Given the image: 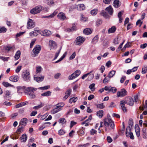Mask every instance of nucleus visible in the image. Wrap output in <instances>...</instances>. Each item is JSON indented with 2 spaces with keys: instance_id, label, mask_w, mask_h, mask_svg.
<instances>
[{
  "instance_id": "f257e3e1",
  "label": "nucleus",
  "mask_w": 147,
  "mask_h": 147,
  "mask_svg": "<svg viewBox=\"0 0 147 147\" xmlns=\"http://www.w3.org/2000/svg\"><path fill=\"white\" fill-rule=\"evenodd\" d=\"M18 91L21 89H24V92L29 95L30 98H35L36 96L34 93V92L37 89L32 87H26L25 86L22 87L18 86L17 87Z\"/></svg>"
},
{
  "instance_id": "f03ea898",
  "label": "nucleus",
  "mask_w": 147,
  "mask_h": 147,
  "mask_svg": "<svg viewBox=\"0 0 147 147\" xmlns=\"http://www.w3.org/2000/svg\"><path fill=\"white\" fill-rule=\"evenodd\" d=\"M104 125L107 127H108L109 125L112 129H113L115 127L113 121L110 118H107L104 119Z\"/></svg>"
},
{
  "instance_id": "7ed1b4c3",
  "label": "nucleus",
  "mask_w": 147,
  "mask_h": 147,
  "mask_svg": "<svg viewBox=\"0 0 147 147\" xmlns=\"http://www.w3.org/2000/svg\"><path fill=\"white\" fill-rule=\"evenodd\" d=\"M41 49V46L39 45L35 46L32 52V55L33 57H35L37 56Z\"/></svg>"
},
{
  "instance_id": "20e7f679",
  "label": "nucleus",
  "mask_w": 147,
  "mask_h": 147,
  "mask_svg": "<svg viewBox=\"0 0 147 147\" xmlns=\"http://www.w3.org/2000/svg\"><path fill=\"white\" fill-rule=\"evenodd\" d=\"M22 77L25 81L29 82L30 80V73L28 70H26L23 72Z\"/></svg>"
},
{
  "instance_id": "39448f33",
  "label": "nucleus",
  "mask_w": 147,
  "mask_h": 147,
  "mask_svg": "<svg viewBox=\"0 0 147 147\" xmlns=\"http://www.w3.org/2000/svg\"><path fill=\"white\" fill-rule=\"evenodd\" d=\"M42 9V7L41 6H38L31 9L30 12L32 14H35L39 13Z\"/></svg>"
},
{
  "instance_id": "423d86ee",
  "label": "nucleus",
  "mask_w": 147,
  "mask_h": 147,
  "mask_svg": "<svg viewBox=\"0 0 147 147\" xmlns=\"http://www.w3.org/2000/svg\"><path fill=\"white\" fill-rule=\"evenodd\" d=\"M27 28L30 29L35 26V22L32 19H29L27 22Z\"/></svg>"
},
{
  "instance_id": "0eeeda50",
  "label": "nucleus",
  "mask_w": 147,
  "mask_h": 147,
  "mask_svg": "<svg viewBox=\"0 0 147 147\" xmlns=\"http://www.w3.org/2000/svg\"><path fill=\"white\" fill-rule=\"evenodd\" d=\"M127 94L126 90L124 88L122 89L120 91L117 92V96L118 97H123Z\"/></svg>"
},
{
  "instance_id": "6e6552de",
  "label": "nucleus",
  "mask_w": 147,
  "mask_h": 147,
  "mask_svg": "<svg viewBox=\"0 0 147 147\" xmlns=\"http://www.w3.org/2000/svg\"><path fill=\"white\" fill-rule=\"evenodd\" d=\"M85 41V39L84 38L81 36L78 37L75 40V43L76 45H80L81 44L83 43Z\"/></svg>"
},
{
  "instance_id": "1a4fd4ad",
  "label": "nucleus",
  "mask_w": 147,
  "mask_h": 147,
  "mask_svg": "<svg viewBox=\"0 0 147 147\" xmlns=\"http://www.w3.org/2000/svg\"><path fill=\"white\" fill-rule=\"evenodd\" d=\"M126 104L131 106H132L134 104V101L133 99L129 97L126 98H125V100H124Z\"/></svg>"
},
{
  "instance_id": "9d476101",
  "label": "nucleus",
  "mask_w": 147,
  "mask_h": 147,
  "mask_svg": "<svg viewBox=\"0 0 147 147\" xmlns=\"http://www.w3.org/2000/svg\"><path fill=\"white\" fill-rule=\"evenodd\" d=\"M49 47L50 50L55 49L57 47L56 42L53 40H50L49 41Z\"/></svg>"
},
{
  "instance_id": "9b49d317",
  "label": "nucleus",
  "mask_w": 147,
  "mask_h": 147,
  "mask_svg": "<svg viewBox=\"0 0 147 147\" xmlns=\"http://www.w3.org/2000/svg\"><path fill=\"white\" fill-rule=\"evenodd\" d=\"M40 30H37L36 28H35L34 29L33 31L29 33V35L31 36H36L40 32Z\"/></svg>"
},
{
  "instance_id": "f8f14e48",
  "label": "nucleus",
  "mask_w": 147,
  "mask_h": 147,
  "mask_svg": "<svg viewBox=\"0 0 147 147\" xmlns=\"http://www.w3.org/2000/svg\"><path fill=\"white\" fill-rule=\"evenodd\" d=\"M41 34L44 36H48L50 35L51 34V32L49 30H45L40 32Z\"/></svg>"
},
{
  "instance_id": "ddd939ff",
  "label": "nucleus",
  "mask_w": 147,
  "mask_h": 147,
  "mask_svg": "<svg viewBox=\"0 0 147 147\" xmlns=\"http://www.w3.org/2000/svg\"><path fill=\"white\" fill-rule=\"evenodd\" d=\"M59 19L61 20H63L66 18V16L64 13L61 12L59 13L57 15Z\"/></svg>"
},
{
  "instance_id": "4468645a",
  "label": "nucleus",
  "mask_w": 147,
  "mask_h": 147,
  "mask_svg": "<svg viewBox=\"0 0 147 147\" xmlns=\"http://www.w3.org/2000/svg\"><path fill=\"white\" fill-rule=\"evenodd\" d=\"M121 4V2L119 0H115L113 3V6L116 8L119 7Z\"/></svg>"
},
{
  "instance_id": "2eb2a0df",
  "label": "nucleus",
  "mask_w": 147,
  "mask_h": 147,
  "mask_svg": "<svg viewBox=\"0 0 147 147\" xmlns=\"http://www.w3.org/2000/svg\"><path fill=\"white\" fill-rule=\"evenodd\" d=\"M135 131L136 135L139 137L140 135V127L138 125H136L135 126Z\"/></svg>"
},
{
  "instance_id": "dca6fc26",
  "label": "nucleus",
  "mask_w": 147,
  "mask_h": 147,
  "mask_svg": "<svg viewBox=\"0 0 147 147\" xmlns=\"http://www.w3.org/2000/svg\"><path fill=\"white\" fill-rule=\"evenodd\" d=\"M18 79L19 77L17 76H13L9 78V80L10 81L15 82H17Z\"/></svg>"
},
{
  "instance_id": "f3484780",
  "label": "nucleus",
  "mask_w": 147,
  "mask_h": 147,
  "mask_svg": "<svg viewBox=\"0 0 147 147\" xmlns=\"http://www.w3.org/2000/svg\"><path fill=\"white\" fill-rule=\"evenodd\" d=\"M44 78V76L41 77H36L35 76H34V79L37 82H39L42 81Z\"/></svg>"
},
{
  "instance_id": "a211bd4d",
  "label": "nucleus",
  "mask_w": 147,
  "mask_h": 147,
  "mask_svg": "<svg viewBox=\"0 0 147 147\" xmlns=\"http://www.w3.org/2000/svg\"><path fill=\"white\" fill-rule=\"evenodd\" d=\"M77 9L79 11H82L85 9V7L83 4H78L77 5Z\"/></svg>"
},
{
  "instance_id": "6ab92c4d",
  "label": "nucleus",
  "mask_w": 147,
  "mask_h": 147,
  "mask_svg": "<svg viewBox=\"0 0 147 147\" xmlns=\"http://www.w3.org/2000/svg\"><path fill=\"white\" fill-rule=\"evenodd\" d=\"M105 10L107 11L110 15H112L113 13V9L111 5L105 9Z\"/></svg>"
},
{
  "instance_id": "aec40b11",
  "label": "nucleus",
  "mask_w": 147,
  "mask_h": 147,
  "mask_svg": "<svg viewBox=\"0 0 147 147\" xmlns=\"http://www.w3.org/2000/svg\"><path fill=\"white\" fill-rule=\"evenodd\" d=\"M27 121V119L26 118H24L21 120L20 123L22 125L25 126L26 125Z\"/></svg>"
},
{
  "instance_id": "412c9836",
  "label": "nucleus",
  "mask_w": 147,
  "mask_h": 147,
  "mask_svg": "<svg viewBox=\"0 0 147 147\" xmlns=\"http://www.w3.org/2000/svg\"><path fill=\"white\" fill-rule=\"evenodd\" d=\"M27 139V137L26 135L25 134H23L20 137V139L21 142H25Z\"/></svg>"
},
{
  "instance_id": "4be33fe9",
  "label": "nucleus",
  "mask_w": 147,
  "mask_h": 147,
  "mask_svg": "<svg viewBox=\"0 0 147 147\" xmlns=\"http://www.w3.org/2000/svg\"><path fill=\"white\" fill-rule=\"evenodd\" d=\"M103 110H99L97 112L96 115L99 118H101L103 116Z\"/></svg>"
},
{
  "instance_id": "5701e85b",
  "label": "nucleus",
  "mask_w": 147,
  "mask_h": 147,
  "mask_svg": "<svg viewBox=\"0 0 147 147\" xmlns=\"http://www.w3.org/2000/svg\"><path fill=\"white\" fill-rule=\"evenodd\" d=\"M116 29V28L115 26H112L111 28L108 30V32L109 34L113 33L115 32Z\"/></svg>"
},
{
  "instance_id": "b1692460",
  "label": "nucleus",
  "mask_w": 147,
  "mask_h": 147,
  "mask_svg": "<svg viewBox=\"0 0 147 147\" xmlns=\"http://www.w3.org/2000/svg\"><path fill=\"white\" fill-rule=\"evenodd\" d=\"M92 32V31L90 28H86L84 29L83 31V33L84 34H86L88 35L90 34Z\"/></svg>"
},
{
  "instance_id": "393cba45",
  "label": "nucleus",
  "mask_w": 147,
  "mask_h": 147,
  "mask_svg": "<svg viewBox=\"0 0 147 147\" xmlns=\"http://www.w3.org/2000/svg\"><path fill=\"white\" fill-rule=\"evenodd\" d=\"M77 30V28L75 24H73L72 27L70 28H67V30L69 32H73Z\"/></svg>"
},
{
  "instance_id": "a878e982",
  "label": "nucleus",
  "mask_w": 147,
  "mask_h": 147,
  "mask_svg": "<svg viewBox=\"0 0 147 147\" xmlns=\"http://www.w3.org/2000/svg\"><path fill=\"white\" fill-rule=\"evenodd\" d=\"M61 110V108H59L56 106V107L52 110L51 113L53 114H54L58 112Z\"/></svg>"
},
{
  "instance_id": "bb28decb",
  "label": "nucleus",
  "mask_w": 147,
  "mask_h": 147,
  "mask_svg": "<svg viewBox=\"0 0 147 147\" xmlns=\"http://www.w3.org/2000/svg\"><path fill=\"white\" fill-rule=\"evenodd\" d=\"M20 51H17L14 56V58L16 60H17L19 59L20 55Z\"/></svg>"
},
{
  "instance_id": "cd10ccee",
  "label": "nucleus",
  "mask_w": 147,
  "mask_h": 147,
  "mask_svg": "<svg viewBox=\"0 0 147 147\" xmlns=\"http://www.w3.org/2000/svg\"><path fill=\"white\" fill-rule=\"evenodd\" d=\"M2 84L4 86L6 87H7L9 86L14 87L13 86V85L7 82H3Z\"/></svg>"
},
{
  "instance_id": "c85d7f7f",
  "label": "nucleus",
  "mask_w": 147,
  "mask_h": 147,
  "mask_svg": "<svg viewBox=\"0 0 147 147\" xmlns=\"http://www.w3.org/2000/svg\"><path fill=\"white\" fill-rule=\"evenodd\" d=\"M81 21L82 22H85L88 20V18L83 15H82L80 18Z\"/></svg>"
},
{
  "instance_id": "c756f323",
  "label": "nucleus",
  "mask_w": 147,
  "mask_h": 147,
  "mask_svg": "<svg viewBox=\"0 0 147 147\" xmlns=\"http://www.w3.org/2000/svg\"><path fill=\"white\" fill-rule=\"evenodd\" d=\"M51 92L50 91H47V92L41 94V95L43 96H49L51 95Z\"/></svg>"
},
{
  "instance_id": "7c9ffc66",
  "label": "nucleus",
  "mask_w": 147,
  "mask_h": 147,
  "mask_svg": "<svg viewBox=\"0 0 147 147\" xmlns=\"http://www.w3.org/2000/svg\"><path fill=\"white\" fill-rule=\"evenodd\" d=\"M115 71L114 70H112L110 71L108 74V76L109 78H111L115 75Z\"/></svg>"
},
{
  "instance_id": "2f4dec72",
  "label": "nucleus",
  "mask_w": 147,
  "mask_h": 147,
  "mask_svg": "<svg viewBox=\"0 0 147 147\" xmlns=\"http://www.w3.org/2000/svg\"><path fill=\"white\" fill-rule=\"evenodd\" d=\"M147 72V67L146 65H145L142 68V73L143 74H144Z\"/></svg>"
},
{
  "instance_id": "473e14b6",
  "label": "nucleus",
  "mask_w": 147,
  "mask_h": 147,
  "mask_svg": "<svg viewBox=\"0 0 147 147\" xmlns=\"http://www.w3.org/2000/svg\"><path fill=\"white\" fill-rule=\"evenodd\" d=\"M129 128L130 131L131 128L132 127L133 125V121L132 119H130L129 121Z\"/></svg>"
},
{
  "instance_id": "72a5a7b5",
  "label": "nucleus",
  "mask_w": 147,
  "mask_h": 147,
  "mask_svg": "<svg viewBox=\"0 0 147 147\" xmlns=\"http://www.w3.org/2000/svg\"><path fill=\"white\" fill-rule=\"evenodd\" d=\"M77 100V97H74L71 98L69 100V102L70 103L72 102H75Z\"/></svg>"
},
{
  "instance_id": "f704fd0d",
  "label": "nucleus",
  "mask_w": 147,
  "mask_h": 147,
  "mask_svg": "<svg viewBox=\"0 0 147 147\" xmlns=\"http://www.w3.org/2000/svg\"><path fill=\"white\" fill-rule=\"evenodd\" d=\"M117 90V89L116 88L114 87H111L110 86L109 92H112L113 93H115L116 92Z\"/></svg>"
},
{
  "instance_id": "c9c22d12",
  "label": "nucleus",
  "mask_w": 147,
  "mask_h": 147,
  "mask_svg": "<svg viewBox=\"0 0 147 147\" xmlns=\"http://www.w3.org/2000/svg\"><path fill=\"white\" fill-rule=\"evenodd\" d=\"M110 78H109L108 76L106 77L103 80V83L104 84H105L107 83H108L109 81Z\"/></svg>"
},
{
  "instance_id": "e433bc0d",
  "label": "nucleus",
  "mask_w": 147,
  "mask_h": 147,
  "mask_svg": "<svg viewBox=\"0 0 147 147\" xmlns=\"http://www.w3.org/2000/svg\"><path fill=\"white\" fill-rule=\"evenodd\" d=\"M98 12V10L97 9H93L90 11L91 14L93 16H95Z\"/></svg>"
},
{
  "instance_id": "4c0bfd02",
  "label": "nucleus",
  "mask_w": 147,
  "mask_h": 147,
  "mask_svg": "<svg viewBox=\"0 0 147 147\" xmlns=\"http://www.w3.org/2000/svg\"><path fill=\"white\" fill-rule=\"evenodd\" d=\"M96 107L97 108L102 109L105 107V106L103 105V103H101L97 105Z\"/></svg>"
},
{
  "instance_id": "58836bf2",
  "label": "nucleus",
  "mask_w": 147,
  "mask_h": 147,
  "mask_svg": "<svg viewBox=\"0 0 147 147\" xmlns=\"http://www.w3.org/2000/svg\"><path fill=\"white\" fill-rule=\"evenodd\" d=\"M4 48L5 50L7 51H9L12 50H14V48L12 47L6 46Z\"/></svg>"
},
{
  "instance_id": "ea45409f",
  "label": "nucleus",
  "mask_w": 147,
  "mask_h": 147,
  "mask_svg": "<svg viewBox=\"0 0 147 147\" xmlns=\"http://www.w3.org/2000/svg\"><path fill=\"white\" fill-rule=\"evenodd\" d=\"M42 68L41 66H37L36 67V73H40L42 70Z\"/></svg>"
},
{
  "instance_id": "a19ab883",
  "label": "nucleus",
  "mask_w": 147,
  "mask_h": 147,
  "mask_svg": "<svg viewBox=\"0 0 147 147\" xmlns=\"http://www.w3.org/2000/svg\"><path fill=\"white\" fill-rule=\"evenodd\" d=\"M64 103L63 102L59 103L56 105V106L58 108H61L62 109V107L64 105Z\"/></svg>"
},
{
  "instance_id": "79ce46f5",
  "label": "nucleus",
  "mask_w": 147,
  "mask_h": 147,
  "mask_svg": "<svg viewBox=\"0 0 147 147\" xmlns=\"http://www.w3.org/2000/svg\"><path fill=\"white\" fill-rule=\"evenodd\" d=\"M98 38V36L96 35L92 39V42H93L94 43H96L97 42Z\"/></svg>"
},
{
  "instance_id": "37998d69",
  "label": "nucleus",
  "mask_w": 147,
  "mask_h": 147,
  "mask_svg": "<svg viewBox=\"0 0 147 147\" xmlns=\"http://www.w3.org/2000/svg\"><path fill=\"white\" fill-rule=\"evenodd\" d=\"M95 84L94 83H92L90 84L89 86V88L92 91H94L95 90L94 86Z\"/></svg>"
},
{
  "instance_id": "c03bdc74",
  "label": "nucleus",
  "mask_w": 147,
  "mask_h": 147,
  "mask_svg": "<svg viewBox=\"0 0 147 147\" xmlns=\"http://www.w3.org/2000/svg\"><path fill=\"white\" fill-rule=\"evenodd\" d=\"M85 129L84 128H82L79 131L78 133L79 134H81L84 135V134Z\"/></svg>"
},
{
  "instance_id": "a18cd8bd",
  "label": "nucleus",
  "mask_w": 147,
  "mask_h": 147,
  "mask_svg": "<svg viewBox=\"0 0 147 147\" xmlns=\"http://www.w3.org/2000/svg\"><path fill=\"white\" fill-rule=\"evenodd\" d=\"M0 59L4 61H7L9 59V57L0 56Z\"/></svg>"
},
{
  "instance_id": "49530a36",
  "label": "nucleus",
  "mask_w": 147,
  "mask_h": 147,
  "mask_svg": "<svg viewBox=\"0 0 147 147\" xmlns=\"http://www.w3.org/2000/svg\"><path fill=\"white\" fill-rule=\"evenodd\" d=\"M7 29L4 27H0V33L5 32H6Z\"/></svg>"
},
{
  "instance_id": "de8ad7c7",
  "label": "nucleus",
  "mask_w": 147,
  "mask_h": 147,
  "mask_svg": "<svg viewBox=\"0 0 147 147\" xmlns=\"http://www.w3.org/2000/svg\"><path fill=\"white\" fill-rule=\"evenodd\" d=\"M59 122L60 123H62V124H64L66 122V121L65 119L64 118H60L59 121Z\"/></svg>"
},
{
  "instance_id": "09e8293b",
  "label": "nucleus",
  "mask_w": 147,
  "mask_h": 147,
  "mask_svg": "<svg viewBox=\"0 0 147 147\" xmlns=\"http://www.w3.org/2000/svg\"><path fill=\"white\" fill-rule=\"evenodd\" d=\"M119 40L118 39V38H115L113 40V43L115 45H118L119 42Z\"/></svg>"
},
{
  "instance_id": "8fccbe9b",
  "label": "nucleus",
  "mask_w": 147,
  "mask_h": 147,
  "mask_svg": "<svg viewBox=\"0 0 147 147\" xmlns=\"http://www.w3.org/2000/svg\"><path fill=\"white\" fill-rule=\"evenodd\" d=\"M65 133V131L62 129H61L58 131V134L60 136L63 135Z\"/></svg>"
},
{
  "instance_id": "3c124183",
  "label": "nucleus",
  "mask_w": 147,
  "mask_h": 147,
  "mask_svg": "<svg viewBox=\"0 0 147 147\" xmlns=\"http://www.w3.org/2000/svg\"><path fill=\"white\" fill-rule=\"evenodd\" d=\"M61 49L60 48L59 50L58 51V52L56 53L55 54V56L54 58L53 59V60H55L57 58V57H58L59 53H60Z\"/></svg>"
},
{
  "instance_id": "603ef678",
  "label": "nucleus",
  "mask_w": 147,
  "mask_h": 147,
  "mask_svg": "<svg viewBox=\"0 0 147 147\" xmlns=\"http://www.w3.org/2000/svg\"><path fill=\"white\" fill-rule=\"evenodd\" d=\"M22 67V66H18L17 68L15 70L16 72L17 73H18L21 70Z\"/></svg>"
},
{
  "instance_id": "864d4df0",
  "label": "nucleus",
  "mask_w": 147,
  "mask_h": 147,
  "mask_svg": "<svg viewBox=\"0 0 147 147\" xmlns=\"http://www.w3.org/2000/svg\"><path fill=\"white\" fill-rule=\"evenodd\" d=\"M54 3V2L53 0H48L47 1V4L49 5H52Z\"/></svg>"
},
{
  "instance_id": "5fc2aeb1",
  "label": "nucleus",
  "mask_w": 147,
  "mask_h": 147,
  "mask_svg": "<svg viewBox=\"0 0 147 147\" xmlns=\"http://www.w3.org/2000/svg\"><path fill=\"white\" fill-rule=\"evenodd\" d=\"M76 55V53L75 52H74L71 55L69 58V59L71 60L75 58Z\"/></svg>"
},
{
  "instance_id": "6e6d98bb",
  "label": "nucleus",
  "mask_w": 147,
  "mask_h": 147,
  "mask_svg": "<svg viewBox=\"0 0 147 147\" xmlns=\"http://www.w3.org/2000/svg\"><path fill=\"white\" fill-rule=\"evenodd\" d=\"M43 106L42 104V103H40V104L38 106H34L33 107V109H39L41 107H42Z\"/></svg>"
},
{
  "instance_id": "4d7b16f0",
  "label": "nucleus",
  "mask_w": 147,
  "mask_h": 147,
  "mask_svg": "<svg viewBox=\"0 0 147 147\" xmlns=\"http://www.w3.org/2000/svg\"><path fill=\"white\" fill-rule=\"evenodd\" d=\"M50 87V86L48 85L47 86H45L44 87H41L38 88L41 90H47L49 89Z\"/></svg>"
},
{
  "instance_id": "13d9d810",
  "label": "nucleus",
  "mask_w": 147,
  "mask_h": 147,
  "mask_svg": "<svg viewBox=\"0 0 147 147\" xmlns=\"http://www.w3.org/2000/svg\"><path fill=\"white\" fill-rule=\"evenodd\" d=\"M71 92V89H68L66 92L65 93V94H67L69 96Z\"/></svg>"
},
{
  "instance_id": "bf43d9fd",
  "label": "nucleus",
  "mask_w": 147,
  "mask_h": 147,
  "mask_svg": "<svg viewBox=\"0 0 147 147\" xmlns=\"http://www.w3.org/2000/svg\"><path fill=\"white\" fill-rule=\"evenodd\" d=\"M125 103L124 100H122L120 101V105L122 108L125 107Z\"/></svg>"
},
{
  "instance_id": "052dcab7",
  "label": "nucleus",
  "mask_w": 147,
  "mask_h": 147,
  "mask_svg": "<svg viewBox=\"0 0 147 147\" xmlns=\"http://www.w3.org/2000/svg\"><path fill=\"white\" fill-rule=\"evenodd\" d=\"M36 41V39H33L32 40L31 42L30 43V48H32V47L33 46V45L34 44V43H35Z\"/></svg>"
},
{
  "instance_id": "680f3d73",
  "label": "nucleus",
  "mask_w": 147,
  "mask_h": 147,
  "mask_svg": "<svg viewBox=\"0 0 147 147\" xmlns=\"http://www.w3.org/2000/svg\"><path fill=\"white\" fill-rule=\"evenodd\" d=\"M126 79V77L125 76H123L121 78L120 80V82L121 83H123Z\"/></svg>"
},
{
  "instance_id": "e2e57ef3",
  "label": "nucleus",
  "mask_w": 147,
  "mask_h": 147,
  "mask_svg": "<svg viewBox=\"0 0 147 147\" xmlns=\"http://www.w3.org/2000/svg\"><path fill=\"white\" fill-rule=\"evenodd\" d=\"M102 23V21L101 20H98L96 22V25L98 26L101 24Z\"/></svg>"
},
{
  "instance_id": "0e129e2a",
  "label": "nucleus",
  "mask_w": 147,
  "mask_h": 147,
  "mask_svg": "<svg viewBox=\"0 0 147 147\" xmlns=\"http://www.w3.org/2000/svg\"><path fill=\"white\" fill-rule=\"evenodd\" d=\"M25 32H20L18 33L16 35V37H18L22 35Z\"/></svg>"
},
{
  "instance_id": "69168bd1",
  "label": "nucleus",
  "mask_w": 147,
  "mask_h": 147,
  "mask_svg": "<svg viewBox=\"0 0 147 147\" xmlns=\"http://www.w3.org/2000/svg\"><path fill=\"white\" fill-rule=\"evenodd\" d=\"M23 128L21 127L18 129L17 130V132L18 134H20L23 131Z\"/></svg>"
},
{
  "instance_id": "338daca9",
  "label": "nucleus",
  "mask_w": 147,
  "mask_h": 147,
  "mask_svg": "<svg viewBox=\"0 0 147 147\" xmlns=\"http://www.w3.org/2000/svg\"><path fill=\"white\" fill-rule=\"evenodd\" d=\"M107 140L108 143H111L113 141V140L110 136H107Z\"/></svg>"
},
{
  "instance_id": "774afa93",
  "label": "nucleus",
  "mask_w": 147,
  "mask_h": 147,
  "mask_svg": "<svg viewBox=\"0 0 147 147\" xmlns=\"http://www.w3.org/2000/svg\"><path fill=\"white\" fill-rule=\"evenodd\" d=\"M77 123L75 122L74 121H71L70 125V128H72L74 125H75Z\"/></svg>"
}]
</instances>
